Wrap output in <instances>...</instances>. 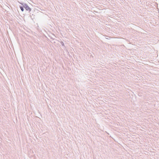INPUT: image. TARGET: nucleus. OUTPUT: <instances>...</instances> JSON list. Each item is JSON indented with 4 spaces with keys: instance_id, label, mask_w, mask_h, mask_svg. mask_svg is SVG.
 <instances>
[{
    "instance_id": "f257e3e1",
    "label": "nucleus",
    "mask_w": 159,
    "mask_h": 159,
    "mask_svg": "<svg viewBox=\"0 0 159 159\" xmlns=\"http://www.w3.org/2000/svg\"><path fill=\"white\" fill-rule=\"evenodd\" d=\"M24 7L26 10L28 11H30V8L26 4H25L24 6Z\"/></svg>"
},
{
    "instance_id": "f03ea898",
    "label": "nucleus",
    "mask_w": 159,
    "mask_h": 159,
    "mask_svg": "<svg viewBox=\"0 0 159 159\" xmlns=\"http://www.w3.org/2000/svg\"><path fill=\"white\" fill-rule=\"evenodd\" d=\"M20 8L21 10L22 11H24V9L23 7H20Z\"/></svg>"
}]
</instances>
